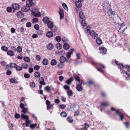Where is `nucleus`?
Instances as JSON below:
<instances>
[{"label": "nucleus", "mask_w": 130, "mask_h": 130, "mask_svg": "<svg viewBox=\"0 0 130 130\" xmlns=\"http://www.w3.org/2000/svg\"><path fill=\"white\" fill-rule=\"evenodd\" d=\"M47 24L48 27L50 28H51L53 25V22L51 21H50Z\"/></svg>", "instance_id": "29"}, {"label": "nucleus", "mask_w": 130, "mask_h": 130, "mask_svg": "<svg viewBox=\"0 0 130 130\" xmlns=\"http://www.w3.org/2000/svg\"><path fill=\"white\" fill-rule=\"evenodd\" d=\"M18 78L17 77L16 78V79L15 78H12L10 79V82L12 83H15L16 84H17L18 83V82L16 81V79H17Z\"/></svg>", "instance_id": "13"}, {"label": "nucleus", "mask_w": 130, "mask_h": 130, "mask_svg": "<svg viewBox=\"0 0 130 130\" xmlns=\"http://www.w3.org/2000/svg\"><path fill=\"white\" fill-rule=\"evenodd\" d=\"M16 50L18 52L20 53L22 51V48L20 46H19L17 47Z\"/></svg>", "instance_id": "48"}, {"label": "nucleus", "mask_w": 130, "mask_h": 130, "mask_svg": "<svg viewBox=\"0 0 130 130\" xmlns=\"http://www.w3.org/2000/svg\"><path fill=\"white\" fill-rule=\"evenodd\" d=\"M31 23L30 22H27L26 24V25L27 27H31Z\"/></svg>", "instance_id": "60"}, {"label": "nucleus", "mask_w": 130, "mask_h": 130, "mask_svg": "<svg viewBox=\"0 0 130 130\" xmlns=\"http://www.w3.org/2000/svg\"><path fill=\"white\" fill-rule=\"evenodd\" d=\"M99 50L100 51V53L102 54H105L106 53L107 49L104 47H101L99 48Z\"/></svg>", "instance_id": "6"}, {"label": "nucleus", "mask_w": 130, "mask_h": 130, "mask_svg": "<svg viewBox=\"0 0 130 130\" xmlns=\"http://www.w3.org/2000/svg\"><path fill=\"white\" fill-rule=\"evenodd\" d=\"M47 49L49 50H52L53 47V45L51 43H49L46 45Z\"/></svg>", "instance_id": "14"}, {"label": "nucleus", "mask_w": 130, "mask_h": 130, "mask_svg": "<svg viewBox=\"0 0 130 130\" xmlns=\"http://www.w3.org/2000/svg\"><path fill=\"white\" fill-rule=\"evenodd\" d=\"M75 4L77 8H80L82 6V3L81 2V1H76Z\"/></svg>", "instance_id": "23"}, {"label": "nucleus", "mask_w": 130, "mask_h": 130, "mask_svg": "<svg viewBox=\"0 0 130 130\" xmlns=\"http://www.w3.org/2000/svg\"><path fill=\"white\" fill-rule=\"evenodd\" d=\"M1 49L2 50L5 52H7L8 50V48L4 46H2L1 47Z\"/></svg>", "instance_id": "38"}, {"label": "nucleus", "mask_w": 130, "mask_h": 130, "mask_svg": "<svg viewBox=\"0 0 130 130\" xmlns=\"http://www.w3.org/2000/svg\"><path fill=\"white\" fill-rule=\"evenodd\" d=\"M24 60L26 62H29L30 61L29 58L27 57H25L24 58Z\"/></svg>", "instance_id": "42"}, {"label": "nucleus", "mask_w": 130, "mask_h": 130, "mask_svg": "<svg viewBox=\"0 0 130 130\" xmlns=\"http://www.w3.org/2000/svg\"><path fill=\"white\" fill-rule=\"evenodd\" d=\"M59 13L60 16V19L63 17L64 15V12L63 9H61L60 8Z\"/></svg>", "instance_id": "12"}, {"label": "nucleus", "mask_w": 130, "mask_h": 130, "mask_svg": "<svg viewBox=\"0 0 130 130\" xmlns=\"http://www.w3.org/2000/svg\"><path fill=\"white\" fill-rule=\"evenodd\" d=\"M60 116L63 118L66 117L67 116V114L65 111H63L61 112L60 114Z\"/></svg>", "instance_id": "35"}, {"label": "nucleus", "mask_w": 130, "mask_h": 130, "mask_svg": "<svg viewBox=\"0 0 130 130\" xmlns=\"http://www.w3.org/2000/svg\"><path fill=\"white\" fill-rule=\"evenodd\" d=\"M108 105V104L107 103L105 102H103L101 103L100 106H106Z\"/></svg>", "instance_id": "52"}, {"label": "nucleus", "mask_w": 130, "mask_h": 130, "mask_svg": "<svg viewBox=\"0 0 130 130\" xmlns=\"http://www.w3.org/2000/svg\"><path fill=\"white\" fill-rule=\"evenodd\" d=\"M45 90L48 92H49L50 90V88L49 86H47L45 87Z\"/></svg>", "instance_id": "61"}, {"label": "nucleus", "mask_w": 130, "mask_h": 130, "mask_svg": "<svg viewBox=\"0 0 130 130\" xmlns=\"http://www.w3.org/2000/svg\"><path fill=\"white\" fill-rule=\"evenodd\" d=\"M81 24L82 26L84 27L86 26L87 25V24L86 23L85 21L84 20H83L81 22Z\"/></svg>", "instance_id": "46"}, {"label": "nucleus", "mask_w": 130, "mask_h": 130, "mask_svg": "<svg viewBox=\"0 0 130 130\" xmlns=\"http://www.w3.org/2000/svg\"><path fill=\"white\" fill-rule=\"evenodd\" d=\"M15 69L17 71H20L22 69V67L17 65V66L15 68Z\"/></svg>", "instance_id": "49"}, {"label": "nucleus", "mask_w": 130, "mask_h": 130, "mask_svg": "<svg viewBox=\"0 0 130 130\" xmlns=\"http://www.w3.org/2000/svg\"><path fill=\"white\" fill-rule=\"evenodd\" d=\"M57 64V61L56 60L53 59L51 62V65L53 66L56 65Z\"/></svg>", "instance_id": "33"}, {"label": "nucleus", "mask_w": 130, "mask_h": 130, "mask_svg": "<svg viewBox=\"0 0 130 130\" xmlns=\"http://www.w3.org/2000/svg\"><path fill=\"white\" fill-rule=\"evenodd\" d=\"M62 6L64 9L67 10L68 9V7L66 4L64 3H63L62 4Z\"/></svg>", "instance_id": "58"}, {"label": "nucleus", "mask_w": 130, "mask_h": 130, "mask_svg": "<svg viewBox=\"0 0 130 130\" xmlns=\"http://www.w3.org/2000/svg\"><path fill=\"white\" fill-rule=\"evenodd\" d=\"M16 15L18 18H22L23 17V13L21 11H19L17 13Z\"/></svg>", "instance_id": "19"}, {"label": "nucleus", "mask_w": 130, "mask_h": 130, "mask_svg": "<svg viewBox=\"0 0 130 130\" xmlns=\"http://www.w3.org/2000/svg\"><path fill=\"white\" fill-rule=\"evenodd\" d=\"M17 66V64L13 63H10V67L11 68H15Z\"/></svg>", "instance_id": "44"}, {"label": "nucleus", "mask_w": 130, "mask_h": 130, "mask_svg": "<svg viewBox=\"0 0 130 130\" xmlns=\"http://www.w3.org/2000/svg\"><path fill=\"white\" fill-rule=\"evenodd\" d=\"M56 47L58 49L60 50L62 48V45L60 43H57L56 44Z\"/></svg>", "instance_id": "30"}, {"label": "nucleus", "mask_w": 130, "mask_h": 130, "mask_svg": "<svg viewBox=\"0 0 130 130\" xmlns=\"http://www.w3.org/2000/svg\"><path fill=\"white\" fill-rule=\"evenodd\" d=\"M80 63V62L78 60H76L74 62V64L75 66H76L78 64Z\"/></svg>", "instance_id": "64"}, {"label": "nucleus", "mask_w": 130, "mask_h": 130, "mask_svg": "<svg viewBox=\"0 0 130 130\" xmlns=\"http://www.w3.org/2000/svg\"><path fill=\"white\" fill-rule=\"evenodd\" d=\"M96 42L98 45H101L102 43V42L100 38L99 37L96 38Z\"/></svg>", "instance_id": "16"}, {"label": "nucleus", "mask_w": 130, "mask_h": 130, "mask_svg": "<svg viewBox=\"0 0 130 130\" xmlns=\"http://www.w3.org/2000/svg\"><path fill=\"white\" fill-rule=\"evenodd\" d=\"M34 28L36 30H38L39 29V26L38 24H35L34 26Z\"/></svg>", "instance_id": "63"}, {"label": "nucleus", "mask_w": 130, "mask_h": 130, "mask_svg": "<svg viewBox=\"0 0 130 130\" xmlns=\"http://www.w3.org/2000/svg\"><path fill=\"white\" fill-rule=\"evenodd\" d=\"M66 60V58L63 56H61L60 57L59 61L60 62L64 63Z\"/></svg>", "instance_id": "17"}, {"label": "nucleus", "mask_w": 130, "mask_h": 130, "mask_svg": "<svg viewBox=\"0 0 130 130\" xmlns=\"http://www.w3.org/2000/svg\"><path fill=\"white\" fill-rule=\"evenodd\" d=\"M26 6H23L21 8V10L23 12H26L29 10L30 8V7H31L32 6H30V4L27 5L26 3Z\"/></svg>", "instance_id": "5"}, {"label": "nucleus", "mask_w": 130, "mask_h": 130, "mask_svg": "<svg viewBox=\"0 0 130 130\" xmlns=\"http://www.w3.org/2000/svg\"><path fill=\"white\" fill-rule=\"evenodd\" d=\"M36 58L37 61H39L41 59V57L39 55H37L36 56Z\"/></svg>", "instance_id": "59"}, {"label": "nucleus", "mask_w": 130, "mask_h": 130, "mask_svg": "<svg viewBox=\"0 0 130 130\" xmlns=\"http://www.w3.org/2000/svg\"><path fill=\"white\" fill-rule=\"evenodd\" d=\"M30 85L32 88H34L35 87V83L34 82H31L30 83Z\"/></svg>", "instance_id": "51"}, {"label": "nucleus", "mask_w": 130, "mask_h": 130, "mask_svg": "<svg viewBox=\"0 0 130 130\" xmlns=\"http://www.w3.org/2000/svg\"><path fill=\"white\" fill-rule=\"evenodd\" d=\"M34 0H28L26 2V3L27 4V5L30 4V6H32L33 5V1Z\"/></svg>", "instance_id": "32"}, {"label": "nucleus", "mask_w": 130, "mask_h": 130, "mask_svg": "<svg viewBox=\"0 0 130 130\" xmlns=\"http://www.w3.org/2000/svg\"><path fill=\"white\" fill-rule=\"evenodd\" d=\"M42 63L44 65H46L48 64V60L46 58H44L43 60Z\"/></svg>", "instance_id": "31"}, {"label": "nucleus", "mask_w": 130, "mask_h": 130, "mask_svg": "<svg viewBox=\"0 0 130 130\" xmlns=\"http://www.w3.org/2000/svg\"><path fill=\"white\" fill-rule=\"evenodd\" d=\"M66 107L65 105L64 104H61L60 105V107L61 109H64Z\"/></svg>", "instance_id": "53"}, {"label": "nucleus", "mask_w": 130, "mask_h": 130, "mask_svg": "<svg viewBox=\"0 0 130 130\" xmlns=\"http://www.w3.org/2000/svg\"><path fill=\"white\" fill-rule=\"evenodd\" d=\"M33 23H36L38 22V19L36 18H35L33 19Z\"/></svg>", "instance_id": "54"}, {"label": "nucleus", "mask_w": 130, "mask_h": 130, "mask_svg": "<svg viewBox=\"0 0 130 130\" xmlns=\"http://www.w3.org/2000/svg\"><path fill=\"white\" fill-rule=\"evenodd\" d=\"M22 68L26 69L27 68L28 65L26 63H22L21 64Z\"/></svg>", "instance_id": "37"}, {"label": "nucleus", "mask_w": 130, "mask_h": 130, "mask_svg": "<svg viewBox=\"0 0 130 130\" xmlns=\"http://www.w3.org/2000/svg\"><path fill=\"white\" fill-rule=\"evenodd\" d=\"M87 31L88 32L89 31V33L91 37H93L94 39H95L98 37V34L94 31L92 30H90L89 29H87Z\"/></svg>", "instance_id": "3"}, {"label": "nucleus", "mask_w": 130, "mask_h": 130, "mask_svg": "<svg viewBox=\"0 0 130 130\" xmlns=\"http://www.w3.org/2000/svg\"><path fill=\"white\" fill-rule=\"evenodd\" d=\"M111 109L112 111H115L117 113H118L121 118V120L122 121H123V119H124L125 116L124 113L120 112L119 110H116L113 107H111Z\"/></svg>", "instance_id": "2"}, {"label": "nucleus", "mask_w": 130, "mask_h": 130, "mask_svg": "<svg viewBox=\"0 0 130 130\" xmlns=\"http://www.w3.org/2000/svg\"><path fill=\"white\" fill-rule=\"evenodd\" d=\"M111 7V5L109 3H106V6L104 7L105 9H109V11L110 12V13L111 14L114 15L115 14V12L112 10Z\"/></svg>", "instance_id": "4"}, {"label": "nucleus", "mask_w": 130, "mask_h": 130, "mask_svg": "<svg viewBox=\"0 0 130 130\" xmlns=\"http://www.w3.org/2000/svg\"><path fill=\"white\" fill-rule=\"evenodd\" d=\"M50 29L52 31L54 32L57 30V27H56L55 26L53 25V27H52Z\"/></svg>", "instance_id": "45"}, {"label": "nucleus", "mask_w": 130, "mask_h": 130, "mask_svg": "<svg viewBox=\"0 0 130 130\" xmlns=\"http://www.w3.org/2000/svg\"><path fill=\"white\" fill-rule=\"evenodd\" d=\"M83 85V83H79V84H78L76 86V89L78 91H82L83 89V87L82 85Z\"/></svg>", "instance_id": "8"}, {"label": "nucleus", "mask_w": 130, "mask_h": 130, "mask_svg": "<svg viewBox=\"0 0 130 130\" xmlns=\"http://www.w3.org/2000/svg\"><path fill=\"white\" fill-rule=\"evenodd\" d=\"M79 15L80 18L82 19H84L85 17L84 13L82 11L79 12Z\"/></svg>", "instance_id": "18"}, {"label": "nucleus", "mask_w": 130, "mask_h": 130, "mask_svg": "<svg viewBox=\"0 0 130 130\" xmlns=\"http://www.w3.org/2000/svg\"><path fill=\"white\" fill-rule=\"evenodd\" d=\"M74 51L73 49H71L66 54V56L68 58H70L72 54Z\"/></svg>", "instance_id": "9"}, {"label": "nucleus", "mask_w": 130, "mask_h": 130, "mask_svg": "<svg viewBox=\"0 0 130 130\" xmlns=\"http://www.w3.org/2000/svg\"><path fill=\"white\" fill-rule=\"evenodd\" d=\"M20 7L19 5L17 3H14L12 5V8L14 10H13V12L15 11V10L18 9Z\"/></svg>", "instance_id": "7"}, {"label": "nucleus", "mask_w": 130, "mask_h": 130, "mask_svg": "<svg viewBox=\"0 0 130 130\" xmlns=\"http://www.w3.org/2000/svg\"><path fill=\"white\" fill-rule=\"evenodd\" d=\"M41 14L40 12H39L36 13L34 14V16L36 17H39L41 16Z\"/></svg>", "instance_id": "47"}, {"label": "nucleus", "mask_w": 130, "mask_h": 130, "mask_svg": "<svg viewBox=\"0 0 130 130\" xmlns=\"http://www.w3.org/2000/svg\"><path fill=\"white\" fill-rule=\"evenodd\" d=\"M42 21L44 23L46 24H47L50 21L49 18L46 17H44L43 18Z\"/></svg>", "instance_id": "11"}, {"label": "nucleus", "mask_w": 130, "mask_h": 130, "mask_svg": "<svg viewBox=\"0 0 130 130\" xmlns=\"http://www.w3.org/2000/svg\"><path fill=\"white\" fill-rule=\"evenodd\" d=\"M27 110L28 109L27 108L25 107L23 108L22 109V111L23 113H25L27 112Z\"/></svg>", "instance_id": "62"}, {"label": "nucleus", "mask_w": 130, "mask_h": 130, "mask_svg": "<svg viewBox=\"0 0 130 130\" xmlns=\"http://www.w3.org/2000/svg\"><path fill=\"white\" fill-rule=\"evenodd\" d=\"M37 126V124L36 123L30 125V127L32 129H33L35 128Z\"/></svg>", "instance_id": "39"}, {"label": "nucleus", "mask_w": 130, "mask_h": 130, "mask_svg": "<svg viewBox=\"0 0 130 130\" xmlns=\"http://www.w3.org/2000/svg\"><path fill=\"white\" fill-rule=\"evenodd\" d=\"M63 51H58L55 52L58 55H61L62 53H63Z\"/></svg>", "instance_id": "56"}, {"label": "nucleus", "mask_w": 130, "mask_h": 130, "mask_svg": "<svg viewBox=\"0 0 130 130\" xmlns=\"http://www.w3.org/2000/svg\"><path fill=\"white\" fill-rule=\"evenodd\" d=\"M8 55L10 56H12L14 55V54L13 52L11 51H9L7 52Z\"/></svg>", "instance_id": "41"}, {"label": "nucleus", "mask_w": 130, "mask_h": 130, "mask_svg": "<svg viewBox=\"0 0 130 130\" xmlns=\"http://www.w3.org/2000/svg\"><path fill=\"white\" fill-rule=\"evenodd\" d=\"M62 40L64 42H67L68 41V39L65 37H64L62 38Z\"/></svg>", "instance_id": "57"}, {"label": "nucleus", "mask_w": 130, "mask_h": 130, "mask_svg": "<svg viewBox=\"0 0 130 130\" xmlns=\"http://www.w3.org/2000/svg\"><path fill=\"white\" fill-rule=\"evenodd\" d=\"M122 66V70L121 72V73H123V71L128 76H130V67L128 65H126L124 66L122 64H121Z\"/></svg>", "instance_id": "1"}, {"label": "nucleus", "mask_w": 130, "mask_h": 130, "mask_svg": "<svg viewBox=\"0 0 130 130\" xmlns=\"http://www.w3.org/2000/svg\"><path fill=\"white\" fill-rule=\"evenodd\" d=\"M75 80L78 82L79 83H83V84L84 85L85 84L84 82L82 80L80 79V78L78 76H75Z\"/></svg>", "instance_id": "10"}, {"label": "nucleus", "mask_w": 130, "mask_h": 130, "mask_svg": "<svg viewBox=\"0 0 130 130\" xmlns=\"http://www.w3.org/2000/svg\"><path fill=\"white\" fill-rule=\"evenodd\" d=\"M40 75V73L38 72H36L34 73V76L36 77H39Z\"/></svg>", "instance_id": "36"}, {"label": "nucleus", "mask_w": 130, "mask_h": 130, "mask_svg": "<svg viewBox=\"0 0 130 130\" xmlns=\"http://www.w3.org/2000/svg\"><path fill=\"white\" fill-rule=\"evenodd\" d=\"M18 31L20 32L22 34H23L24 31V28L23 26H22L18 28Z\"/></svg>", "instance_id": "20"}, {"label": "nucleus", "mask_w": 130, "mask_h": 130, "mask_svg": "<svg viewBox=\"0 0 130 130\" xmlns=\"http://www.w3.org/2000/svg\"><path fill=\"white\" fill-rule=\"evenodd\" d=\"M38 11V9L35 7L32 8L31 9V11L32 13L37 12Z\"/></svg>", "instance_id": "25"}, {"label": "nucleus", "mask_w": 130, "mask_h": 130, "mask_svg": "<svg viewBox=\"0 0 130 130\" xmlns=\"http://www.w3.org/2000/svg\"><path fill=\"white\" fill-rule=\"evenodd\" d=\"M73 78L72 77H71L70 78L68 79L66 81V83L68 85H70L73 80Z\"/></svg>", "instance_id": "26"}, {"label": "nucleus", "mask_w": 130, "mask_h": 130, "mask_svg": "<svg viewBox=\"0 0 130 130\" xmlns=\"http://www.w3.org/2000/svg\"><path fill=\"white\" fill-rule=\"evenodd\" d=\"M53 105L52 104H51L47 106V109L48 110H49L50 109H51L53 107Z\"/></svg>", "instance_id": "55"}, {"label": "nucleus", "mask_w": 130, "mask_h": 130, "mask_svg": "<svg viewBox=\"0 0 130 130\" xmlns=\"http://www.w3.org/2000/svg\"><path fill=\"white\" fill-rule=\"evenodd\" d=\"M53 36V33L51 31H48L46 33V36L48 38H50L52 37Z\"/></svg>", "instance_id": "22"}, {"label": "nucleus", "mask_w": 130, "mask_h": 130, "mask_svg": "<svg viewBox=\"0 0 130 130\" xmlns=\"http://www.w3.org/2000/svg\"><path fill=\"white\" fill-rule=\"evenodd\" d=\"M67 121L69 123H71L73 121V120L71 117H68L67 119Z\"/></svg>", "instance_id": "34"}, {"label": "nucleus", "mask_w": 130, "mask_h": 130, "mask_svg": "<svg viewBox=\"0 0 130 130\" xmlns=\"http://www.w3.org/2000/svg\"><path fill=\"white\" fill-rule=\"evenodd\" d=\"M67 93L69 98H70V97L72 96L73 92L72 90H69L67 91Z\"/></svg>", "instance_id": "15"}, {"label": "nucleus", "mask_w": 130, "mask_h": 130, "mask_svg": "<svg viewBox=\"0 0 130 130\" xmlns=\"http://www.w3.org/2000/svg\"><path fill=\"white\" fill-rule=\"evenodd\" d=\"M55 39L57 42H59L61 41V39L60 36H58L56 37Z\"/></svg>", "instance_id": "43"}, {"label": "nucleus", "mask_w": 130, "mask_h": 130, "mask_svg": "<svg viewBox=\"0 0 130 130\" xmlns=\"http://www.w3.org/2000/svg\"><path fill=\"white\" fill-rule=\"evenodd\" d=\"M101 66L103 68H105V66L103 64H99L98 65V66H97V69L98 71H100L102 73H103V71L100 68L98 67V66Z\"/></svg>", "instance_id": "21"}, {"label": "nucleus", "mask_w": 130, "mask_h": 130, "mask_svg": "<svg viewBox=\"0 0 130 130\" xmlns=\"http://www.w3.org/2000/svg\"><path fill=\"white\" fill-rule=\"evenodd\" d=\"M69 45L67 43H65L63 45V48L65 50H68L69 48Z\"/></svg>", "instance_id": "27"}, {"label": "nucleus", "mask_w": 130, "mask_h": 130, "mask_svg": "<svg viewBox=\"0 0 130 130\" xmlns=\"http://www.w3.org/2000/svg\"><path fill=\"white\" fill-rule=\"evenodd\" d=\"M64 63L60 62L58 64V67L59 68L62 69L64 68Z\"/></svg>", "instance_id": "24"}, {"label": "nucleus", "mask_w": 130, "mask_h": 130, "mask_svg": "<svg viewBox=\"0 0 130 130\" xmlns=\"http://www.w3.org/2000/svg\"><path fill=\"white\" fill-rule=\"evenodd\" d=\"M21 117L22 118L25 119L26 120H28L29 119V117L28 116L23 114H22Z\"/></svg>", "instance_id": "28"}, {"label": "nucleus", "mask_w": 130, "mask_h": 130, "mask_svg": "<svg viewBox=\"0 0 130 130\" xmlns=\"http://www.w3.org/2000/svg\"><path fill=\"white\" fill-rule=\"evenodd\" d=\"M63 88L66 90H68V91H69V90H70V87L69 86H68L67 85H65L63 87Z\"/></svg>", "instance_id": "50"}, {"label": "nucleus", "mask_w": 130, "mask_h": 130, "mask_svg": "<svg viewBox=\"0 0 130 130\" xmlns=\"http://www.w3.org/2000/svg\"><path fill=\"white\" fill-rule=\"evenodd\" d=\"M115 63H116V64H117V65H119V67L118 68H119V69H120V71H121V69H122V68H121V66L122 67V66L121 65V63L120 65V63L118 61L116 60H115Z\"/></svg>", "instance_id": "40"}]
</instances>
